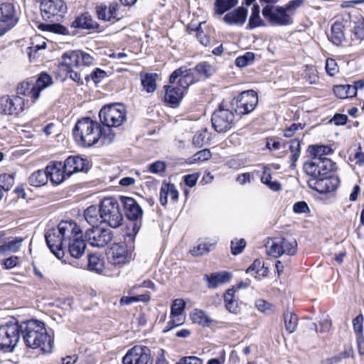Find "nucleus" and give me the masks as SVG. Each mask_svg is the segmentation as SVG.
<instances>
[{
    "label": "nucleus",
    "instance_id": "nucleus-3",
    "mask_svg": "<svg viewBox=\"0 0 364 364\" xmlns=\"http://www.w3.org/2000/svg\"><path fill=\"white\" fill-rule=\"evenodd\" d=\"M21 335L27 347L38 348L43 353L52 351L53 340L42 321L31 319L21 322Z\"/></svg>",
    "mask_w": 364,
    "mask_h": 364
},
{
    "label": "nucleus",
    "instance_id": "nucleus-46",
    "mask_svg": "<svg viewBox=\"0 0 364 364\" xmlns=\"http://www.w3.org/2000/svg\"><path fill=\"white\" fill-rule=\"evenodd\" d=\"M150 299V297L149 295L146 294H141L135 296H122L120 299V304L121 305H129L134 302L137 301H146Z\"/></svg>",
    "mask_w": 364,
    "mask_h": 364
},
{
    "label": "nucleus",
    "instance_id": "nucleus-14",
    "mask_svg": "<svg viewBox=\"0 0 364 364\" xmlns=\"http://www.w3.org/2000/svg\"><path fill=\"white\" fill-rule=\"evenodd\" d=\"M211 122L217 132L225 133L235 124V114L231 110L220 107L213 113Z\"/></svg>",
    "mask_w": 364,
    "mask_h": 364
},
{
    "label": "nucleus",
    "instance_id": "nucleus-48",
    "mask_svg": "<svg viewBox=\"0 0 364 364\" xmlns=\"http://www.w3.org/2000/svg\"><path fill=\"white\" fill-rule=\"evenodd\" d=\"M186 303L181 299H176L173 301L171 306V315L179 316L181 315L185 309Z\"/></svg>",
    "mask_w": 364,
    "mask_h": 364
},
{
    "label": "nucleus",
    "instance_id": "nucleus-22",
    "mask_svg": "<svg viewBox=\"0 0 364 364\" xmlns=\"http://www.w3.org/2000/svg\"><path fill=\"white\" fill-rule=\"evenodd\" d=\"M112 261L115 264H123L132 259V252L124 245L115 243L110 250Z\"/></svg>",
    "mask_w": 364,
    "mask_h": 364
},
{
    "label": "nucleus",
    "instance_id": "nucleus-63",
    "mask_svg": "<svg viewBox=\"0 0 364 364\" xmlns=\"http://www.w3.org/2000/svg\"><path fill=\"white\" fill-rule=\"evenodd\" d=\"M305 77L310 84H316L318 80L316 70L312 68L306 69Z\"/></svg>",
    "mask_w": 364,
    "mask_h": 364
},
{
    "label": "nucleus",
    "instance_id": "nucleus-57",
    "mask_svg": "<svg viewBox=\"0 0 364 364\" xmlns=\"http://www.w3.org/2000/svg\"><path fill=\"white\" fill-rule=\"evenodd\" d=\"M326 70L330 76H334L338 72V67L332 58H327L326 60Z\"/></svg>",
    "mask_w": 364,
    "mask_h": 364
},
{
    "label": "nucleus",
    "instance_id": "nucleus-24",
    "mask_svg": "<svg viewBox=\"0 0 364 364\" xmlns=\"http://www.w3.org/2000/svg\"><path fill=\"white\" fill-rule=\"evenodd\" d=\"M247 17V9L243 6H240L226 14L223 19L228 24L242 26L246 21Z\"/></svg>",
    "mask_w": 364,
    "mask_h": 364
},
{
    "label": "nucleus",
    "instance_id": "nucleus-18",
    "mask_svg": "<svg viewBox=\"0 0 364 364\" xmlns=\"http://www.w3.org/2000/svg\"><path fill=\"white\" fill-rule=\"evenodd\" d=\"M308 186L312 190L320 193H326L335 191L340 184V179L338 176H323L319 178H310Z\"/></svg>",
    "mask_w": 364,
    "mask_h": 364
},
{
    "label": "nucleus",
    "instance_id": "nucleus-55",
    "mask_svg": "<svg viewBox=\"0 0 364 364\" xmlns=\"http://www.w3.org/2000/svg\"><path fill=\"white\" fill-rule=\"evenodd\" d=\"M23 239L22 237H15L11 240L6 242V245L9 252H18L21 246V243Z\"/></svg>",
    "mask_w": 364,
    "mask_h": 364
},
{
    "label": "nucleus",
    "instance_id": "nucleus-5",
    "mask_svg": "<svg viewBox=\"0 0 364 364\" xmlns=\"http://www.w3.org/2000/svg\"><path fill=\"white\" fill-rule=\"evenodd\" d=\"M267 4L262 8L264 18L273 26H285L293 23V16L304 0H292L285 6H276L277 0H262Z\"/></svg>",
    "mask_w": 364,
    "mask_h": 364
},
{
    "label": "nucleus",
    "instance_id": "nucleus-52",
    "mask_svg": "<svg viewBox=\"0 0 364 364\" xmlns=\"http://www.w3.org/2000/svg\"><path fill=\"white\" fill-rule=\"evenodd\" d=\"M246 246V242L244 239H240L239 240H232L231 241V252L234 255H237L240 254L243 249Z\"/></svg>",
    "mask_w": 364,
    "mask_h": 364
},
{
    "label": "nucleus",
    "instance_id": "nucleus-34",
    "mask_svg": "<svg viewBox=\"0 0 364 364\" xmlns=\"http://www.w3.org/2000/svg\"><path fill=\"white\" fill-rule=\"evenodd\" d=\"M259 13V6L258 5H254L252 8L251 16L247 25V29H253L256 27L265 26V23L261 18Z\"/></svg>",
    "mask_w": 364,
    "mask_h": 364
},
{
    "label": "nucleus",
    "instance_id": "nucleus-58",
    "mask_svg": "<svg viewBox=\"0 0 364 364\" xmlns=\"http://www.w3.org/2000/svg\"><path fill=\"white\" fill-rule=\"evenodd\" d=\"M31 46L33 50H38L39 52L41 50L46 49V43L41 36H38L33 38Z\"/></svg>",
    "mask_w": 364,
    "mask_h": 364
},
{
    "label": "nucleus",
    "instance_id": "nucleus-62",
    "mask_svg": "<svg viewBox=\"0 0 364 364\" xmlns=\"http://www.w3.org/2000/svg\"><path fill=\"white\" fill-rule=\"evenodd\" d=\"M353 33L358 39H364V21H358L355 23Z\"/></svg>",
    "mask_w": 364,
    "mask_h": 364
},
{
    "label": "nucleus",
    "instance_id": "nucleus-38",
    "mask_svg": "<svg viewBox=\"0 0 364 364\" xmlns=\"http://www.w3.org/2000/svg\"><path fill=\"white\" fill-rule=\"evenodd\" d=\"M156 73H147L141 76V85L147 92H153L156 89Z\"/></svg>",
    "mask_w": 364,
    "mask_h": 364
},
{
    "label": "nucleus",
    "instance_id": "nucleus-49",
    "mask_svg": "<svg viewBox=\"0 0 364 364\" xmlns=\"http://www.w3.org/2000/svg\"><path fill=\"white\" fill-rule=\"evenodd\" d=\"M106 77H107V73L100 69V68H96L95 70H93L90 75H86L85 77V80L87 82L90 80H92L95 83L100 82L102 80L105 79Z\"/></svg>",
    "mask_w": 364,
    "mask_h": 364
},
{
    "label": "nucleus",
    "instance_id": "nucleus-1",
    "mask_svg": "<svg viewBox=\"0 0 364 364\" xmlns=\"http://www.w3.org/2000/svg\"><path fill=\"white\" fill-rule=\"evenodd\" d=\"M45 239L49 249L58 258L63 256L65 247L74 258L79 259L85 254L86 244L82 239V232L74 221H61L57 228L47 231Z\"/></svg>",
    "mask_w": 364,
    "mask_h": 364
},
{
    "label": "nucleus",
    "instance_id": "nucleus-39",
    "mask_svg": "<svg viewBox=\"0 0 364 364\" xmlns=\"http://www.w3.org/2000/svg\"><path fill=\"white\" fill-rule=\"evenodd\" d=\"M312 154V158H326L324 156L333 153V149L329 146L312 145L309 148Z\"/></svg>",
    "mask_w": 364,
    "mask_h": 364
},
{
    "label": "nucleus",
    "instance_id": "nucleus-10",
    "mask_svg": "<svg viewBox=\"0 0 364 364\" xmlns=\"http://www.w3.org/2000/svg\"><path fill=\"white\" fill-rule=\"evenodd\" d=\"M21 338V323L7 322L0 326V349L4 352H11Z\"/></svg>",
    "mask_w": 364,
    "mask_h": 364
},
{
    "label": "nucleus",
    "instance_id": "nucleus-59",
    "mask_svg": "<svg viewBox=\"0 0 364 364\" xmlns=\"http://www.w3.org/2000/svg\"><path fill=\"white\" fill-rule=\"evenodd\" d=\"M205 139L206 132H198L193 137V144L195 145L196 147H201L204 144Z\"/></svg>",
    "mask_w": 364,
    "mask_h": 364
},
{
    "label": "nucleus",
    "instance_id": "nucleus-20",
    "mask_svg": "<svg viewBox=\"0 0 364 364\" xmlns=\"http://www.w3.org/2000/svg\"><path fill=\"white\" fill-rule=\"evenodd\" d=\"M63 167L66 176H70L74 173L87 171L89 168V162L78 156H71L65 159Z\"/></svg>",
    "mask_w": 364,
    "mask_h": 364
},
{
    "label": "nucleus",
    "instance_id": "nucleus-35",
    "mask_svg": "<svg viewBox=\"0 0 364 364\" xmlns=\"http://www.w3.org/2000/svg\"><path fill=\"white\" fill-rule=\"evenodd\" d=\"M48 182L46 170H38L33 172L28 178V183L34 187H41Z\"/></svg>",
    "mask_w": 364,
    "mask_h": 364
},
{
    "label": "nucleus",
    "instance_id": "nucleus-29",
    "mask_svg": "<svg viewBox=\"0 0 364 364\" xmlns=\"http://www.w3.org/2000/svg\"><path fill=\"white\" fill-rule=\"evenodd\" d=\"M205 277L208 282V287L215 289L220 284L228 282L230 279V274L223 272L221 273H212L210 276L205 275Z\"/></svg>",
    "mask_w": 364,
    "mask_h": 364
},
{
    "label": "nucleus",
    "instance_id": "nucleus-37",
    "mask_svg": "<svg viewBox=\"0 0 364 364\" xmlns=\"http://www.w3.org/2000/svg\"><path fill=\"white\" fill-rule=\"evenodd\" d=\"M215 244L216 242H203L193 247V249L190 250V253L194 257L202 256L212 251L215 248Z\"/></svg>",
    "mask_w": 364,
    "mask_h": 364
},
{
    "label": "nucleus",
    "instance_id": "nucleus-47",
    "mask_svg": "<svg viewBox=\"0 0 364 364\" xmlns=\"http://www.w3.org/2000/svg\"><path fill=\"white\" fill-rule=\"evenodd\" d=\"M211 157V153L209 149H204L196 153L191 159L190 163L203 162L208 160Z\"/></svg>",
    "mask_w": 364,
    "mask_h": 364
},
{
    "label": "nucleus",
    "instance_id": "nucleus-17",
    "mask_svg": "<svg viewBox=\"0 0 364 364\" xmlns=\"http://www.w3.org/2000/svg\"><path fill=\"white\" fill-rule=\"evenodd\" d=\"M123 364H151V350L143 346L129 349L122 359Z\"/></svg>",
    "mask_w": 364,
    "mask_h": 364
},
{
    "label": "nucleus",
    "instance_id": "nucleus-6",
    "mask_svg": "<svg viewBox=\"0 0 364 364\" xmlns=\"http://www.w3.org/2000/svg\"><path fill=\"white\" fill-rule=\"evenodd\" d=\"M62 65L67 68L69 77L79 85L83 81L80 74L73 69V67L90 66L93 64L95 58L90 54L82 50H77L65 53L63 56Z\"/></svg>",
    "mask_w": 364,
    "mask_h": 364
},
{
    "label": "nucleus",
    "instance_id": "nucleus-23",
    "mask_svg": "<svg viewBox=\"0 0 364 364\" xmlns=\"http://www.w3.org/2000/svg\"><path fill=\"white\" fill-rule=\"evenodd\" d=\"M323 158H312L304 164V171L311 178L323 176Z\"/></svg>",
    "mask_w": 364,
    "mask_h": 364
},
{
    "label": "nucleus",
    "instance_id": "nucleus-11",
    "mask_svg": "<svg viewBox=\"0 0 364 364\" xmlns=\"http://www.w3.org/2000/svg\"><path fill=\"white\" fill-rule=\"evenodd\" d=\"M102 221L111 228H117L122 225L123 216L119 203L114 198H104L100 203Z\"/></svg>",
    "mask_w": 364,
    "mask_h": 364
},
{
    "label": "nucleus",
    "instance_id": "nucleus-26",
    "mask_svg": "<svg viewBox=\"0 0 364 364\" xmlns=\"http://www.w3.org/2000/svg\"><path fill=\"white\" fill-rule=\"evenodd\" d=\"M84 218L90 225H98L99 223L102 222L101 218L100 207L96 205H90L84 211Z\"/></svg>",
    "mask_w": 364,
    "mask_h": 364
},
{
    "label": "nucleus",
    "instance_id": "nucleus-8",
    "mask_svg": "<svg viewBox=\"0 0 364 364\" xmlns=\"http://www.w3.org/2000/svg\"><path fill=\"white\" fill-rule=\"evenodd\" d=\"M52 84L53 79L51 76L46 73H42L35 82H22L17 87V93L29 97L34 103L38 99L41 92Z\"/></svg>",
    "mask_w": 364,
    "mask_h": 364
},
{
    "label": "nucleus",
    "instance_id": "nucleus-12",
    "mask_svg": "<svg viewBox=\"0 0 364 364\" xmlns=\"http://www.w3.org/2000/svg\"><path fill=\"white\" fill-rule=\"evenodd\" d=\"M18 11L11 1H4L0 4V28L4 34L13 28L19 20Z\"/></svg>",
    "mask_w": 364,
    "mask_h": 364
},
{
    "label": "nucleus",
    "instance_id": "nucleus-43",
    "mask_svg": "<svg viewBox=\"0 0 364 364\" xmlns=\"http://www.w3.org/2000/svg\"><path fill=\"white\" fill-rule=\"evenodd\" d=\"M246 272L247 274L257 273L262 276H266L268 272V268L264 267V264L262 260L255 259L247 269Z\"/></svg>",
    "mask_w": 364,
    "mask_h": 364
},
{
    "label": "nucleus",
    "instance_id": "nucleus-7",
    "mask_svg": "<svg viewBox=\"0 0 364 364\" xmlns=\"http://www.w3.org/2000/svg\"><path fill=\"white\" fill-rule=\"evenodd\" d=\"M120 200L124 206L125 215L132 222L125 235L127 242H134L141 226L143 210L139 203L132 197L121 196Z\"/></svg>",
    "mask_w": 364,
    "mask_h": 364
},
{
    "label": "nucleus",
    "instance_id": "nucleus-53",
    "mask_svg": "<svg viewBox=\"0 0 364 364\" xmlns=\"http://www.w3.org/2000/svg\"><path fill=\"white\" fill-rule=\"evenodd\" d=\"M14 178L9 174L0 176V186L6 191H9L14 185Z\"/></svg>",
    "mask_w": 364,
    "mask_h": 364
},
{
    "label": "nucleus",
    "instance_id": "nucleus-27",
    "mask_svg": "<svg viewBox=\"0 0 364 364\" xmlns=\"http://www.w3.org/2000/svg\"><path fill=\"white\" fill-rule=\"evenodd\" d=\"M73 26L82 29H94L97 27V23L93 20L91 15L85 13L76 18L73 22Z\"/></svg>",
    "mask_w": 364,
    "mask_h": 364
},
{
    "label": "nucleus",
    "instance_id": "nucleus-28",
    "mask_svg": "<svg viewBox=\"0 0 364 364\" xmlns=\"http://www.w3.org/2000/svg\"><path fill=\"white\" fill-rule=\"evenodd\" d=\"M234 288L229 289L224 294V301L226 309L234 314H237L240 312V309L237 300L235 299Z\"/></svg>",
    "mask_w": 364,
    "mask_h": 364
},
{
    "label": "nucleus",
    "instance_id": "nucleus-60",
    "mask_svg": "<svg viewBox=\"0 0 364 364\" xmlns=\"http://www.w3.org/2000/svg\"><path fill=\"white\" fill-rule=\"evenodd\" d=\"M168 183H163L160 189L159 201L161 205L165 206L168 202Z\"/></svg>",
    "mask_w": 364,
    "mask_h": 364
},
{
    "label": "nucleus",
    "instance_id": "nucleus-21",
    "mask_svg": "<svg viewBox=\"0 0 364 364\" xmlns=\"http://www.w3.org/2000/svg\"><path fill=\"white\" fill-rule=\"evenodd\" d=\"M47 178L50 179L53 185L61 183L66 175L64 171V167L60 161H52L46 168Z\"/></svg>",
    "mask_w": 364,
    "mask_h": 364
},
{
    "label": "nucleus",
    "instance_id": "nucleus-33",
    "mask_svg": "<svg viewBox=\"0 0 364 364\" xmlns=\"http://www.w3.org/2000/svg\"><path fill=\"white\" fill-rule=\"evenodd\" d=\"M334 94L341 99L354 97L355 94V88L350 85H336L333 87Z\"/></svg>",
    "mask_w": 364,
    "mask_h": 364
},
{
    "label": "nucleus",
    "instance_id": "nucleus-32",
    "mask_svg": "<svg viewBox=\"0 0 364 364\" xmlns=\"http://www.w3.org/2000/svg\"><path fill=\"white\" fill-rule=\"evenodd\" d=\"M328 38L336 46L340 45L345 40L343 26L341 23L335 22L331 26V35Z\"/></svg>",
    "mask_w": 364,
    "mask_h": 364
},
{
    "label": "nucleus",
    "instance_id": "nucleus-41",
    "mask_svg": "<svg viewBox=\"0 0 364 364\" xmlns=\"http://www.w3.org/2000/svg\"><path fill=\"white\" fill-rule=\"evenodd\" d=\"M284 321L286 330L289 333H291L295 331L298 321V318L296 314L288 311L284 313Z\"/></svg>",
    "mask_w": 364,
    "mask_h": 364
},
{
    "label": "nucleus",
    "instance_id": "nucleus-42",
    "mask_svg": "<svg viewBox=\"0 0 364 364\" xmlns=\"http://www.w3.org/2000/svg\"><path fill=\"white\" fill-rule=\"evenodd\" d=\"M283 254L294 255L297 250V243L295 240L291 241L287 239H279Z\"/></svg>",
    "mask_w": 364,
    "mask_h": 364
},
{
    "label": "nucleus",
    "instance_id": "nucleus-15",
    "mask_svg": "<svg viewBox=\"0 0 364 364\" xmlns=\"http://www.w3.org/2000/svg\"><path fill=\"white\" fill-rule=\"evenodd\" d=\"M85 237L92 246L104 247L112 241L113 232L109 229L96 225L87 230Z\"/></svg>",
    "mask_w": 364,
    "mask_h": 364
},
{
    "label": "nucleus",
    "instance_id": "nucleus-19",
    "mask_svg": "<svg viewBox=\"0 0 364 364\" xmlns=\"http://www.w3.org/2000/svg\"><path fill=\"white\" fill-rule=\"evenodd\" d=\"M25 100L18 95L4 96L0 99V113L4 114H17L23 111Z\"/></svg>",
    "mask_w": 364,
    "mask_h": 364
},
{
    "label": "nucleus",
    "instance_id": "nucleus-16",
    "mask_svg": "<svg viewBox=\"0 0 364 364\" xmlns=\"http://www.w3.org/2000/svg\"><path fill=\"white\" fill-rule=\"evenodd\" d=\"M41 2L42 16L47 21H58L67 9L63 0H43Z\"/></svg>",
    "mask_w": 364,
    "mask_h": 364
},
{
    "label": "nucleus",
    "instance_id": "nucleus-13",
    "mask_svg": "<svg viewBox=\"0 0 364 364\" xmlns=\"http://www.w3.org/2000/svg\"><path fill=\"white\" fill-rule=\"evenodd\" d=\"M257 102V92L254 90H247L235 97L232 105L238 114H247L255 108Z\"/></svg>",
    "mask_w": 364,
    "mask_h": 364
},
{
    "label": "nucleus",
    "instance_id": "nucleus-61",
    "mask_svg": "<svg viewBox=\"0 0 364 364\" xmlns=\"http://www.w3.org/2000/svg\"><path fill=\"white\" fill-rule=\"evenodd\" d=\"M303 125L301 123H294L284 131V136L287 138L292 137L296 131L301 130Z\"/></svg>",
    "mask_w": 364,
    "mask_h": 364
},
{
    "label": "nucleus",
    "instance_id": "nucleus-45",
    "mask_svg": "<svg viewBox=\"0 0 364 364\" xmlns=\"http://www.w3.org/2000/svg\"><path fill=\"white\" fill-rule=\"evenodd\" d=\"M255 55L252 52H247L243 55L239 56L235 59V65L237 67L243 68L253 63Z\"/></svg>",
    "mask_w": 364,
    "mask_h": 364
},
{
    "label": "nucleus",
    "instance_id": "nucleus-51",
    "mask_svg": "<svg viewBox=\"0 0 364 364\" xmlns=\"http://www.w3.org/2000/svg\"><path fill=\"white\" fill-rule=\"evenodd\" d=\"M184 322V318L182 314L179 316L171 315V320L167 323V325L164 330V332H167L172 328L183 324Z\"/></svg>",
    "mask_w": 364,
    "mask_h": 364
},
{
    "label": "nucleus",
    "instance_id": "nucleus-4",
    "mask_svg": "<svg viewBox=\"0 0 364 364\" xmlns=\"http://www.w3.org/2000/svg\"><path fill=\"white\" fill-rule=\"evenodd\" d=\"M196 78L191 69L186 66L175 70L169 77V82L172 85L165 86L164 100L171 107H177L186 90L195 83Z\"/></svg>",
    "mask_w": 364,
    "mask_h": 364
},
{
    "label": "nucleus",
    "instance_id": "nucleus-2",
    "mask_svg": "<svg viewBox=\"0 0 364 364\" xmlns=\"http://www.w3.org/2000/svg\"><path fill=\"white\" fill-rule=\"evenodd\" d=\"M73 135L77 142L83 146H93L100 141L102 144H109L115 137L112 128L102 127L90 117H84L77 122Z\"/></svg>",
    "mask_w": 364,
    "mask_h": 364
},
{
    "label": "nucleus",
    "instance_id": "nucleus-50",
    "mask_svg": "<svg viewBox=\"0 0 364 364\" xmlns=\"http://www.w3.org/2000/svg\"><path fill=\"white\" fill-rule=\"evenodd\" d=\"M267 254L269 256L274 257H279L282 255H283L282 247L280 246V242L279 240H273L269 249L267 250Z\"/></svg>",
    "mask_w": 364,
    "mask_h": 364
},
{
    "label": "nucleus",
    "instance_id": "nucleus-9",
    "mask_svg": "<svg viewBox=\"0 0 364 364\" xmlns=\"http://www.w3.org/2000/svg\"><path fill=\"white\" fill-rule=\"evenodd\" d=\"M99 117L103 127H118L126 120V109L121 104L107 105L100 110Z\"/></svg>",
    "mask_w": 364,
    "mask_h": 364
},
{
    "label": "nucleus",
    "instance_id": "nucleus-25",
    "mask_svg": "<svg viewBox=\"0 0 364 364\" xmlns=\"http://www.w3.org/2000/svg\"><path fill=\"white\" fill-rule=\"evenodd\" d=\"M95 11L99 19L103 21H111L115 18L119 19L118 16V5L116 4L109 6L105 4L97 5Z\"/></svg>",
    "mask_w": 364,
    "mask_h": 364
},
{
    "label": "nucleus",
    "instance_id": "nucleus-40",
    "mask_svg": "<svg viewBox=\"0 0 364 364\" xmlns=\"http://www.w3.org/2000/svg\"><path fill=\"white\" fill-rule=\"evenodd\" d=\"M237 3V0H215V11L217 14L222 15L235 6Z\"/></svg>",
    "mask_w": 364,
    "mask_h": 364
},
{
    "label": "nucleus",
    "instance_id": "nucleus-44",
    "mask_svg": "<svg viewBox=\"0 0 364 364\" xmlns=\"http://www.w3.org/2000/svg\"><path fill=\"white\" fill-rule=\"evenodd\" d=\"M291 156V167H294L296 162L299 159L301 154L300 141L298 139L292 140L289 146Z\"/></svg>",
    "mask_w": 364,
    "mask_h": 364
},
{
    "label": "nucleus",
    "instance_id": "nucleus-36",
    "mask_svg": "<svg viewBox=\"0 0 364 364\" xmlns=\"http://www.w3.org/2000/svg\"><path fill=\"white\" fill-rule=\"evenodd\" d=\"M87 267L90 271L101 273L105 268L104 261L97 254H90Z\"/></svg>",
    "mask_w": 364,
    "mask_h": 364
},
{
    "label": "nucleus",
    "instance_id": "nucleus-56",
    "mask_svg": "<svg viewBox=\"0 0 364 364\" xmlns=\"http://www.w3.org/2000/svg\"><path fill=\"white\" fill-rule=\"evenodd\" d=\"M364 318L362 314L358 315L353 320V326L354 331L356 334V336L363 335V323Z\"/></svg>",
    "mask_w": 364,
    "mask_h": 364
},
{
    "label": "nucleus",
    "instance_id": "nucleus-54",
    "mask_svg": "<svg viewBox=\"0 0 364 364\" xmlns=\"http://www.w3.org/2000/svg\"><path fill=\"white\" fill-rule=\"evenodd\" d=\"M166 165L165 162L161 161H156L149 166V171L155 174H160L164 173L166 171Z\"/></svg>",
    "mask_w": 364,
    "mask_h": 364
},
{
    "label": "nucleus",
    "instance_id": "nucleus-30",
    "mask_svg": "<svg viewBox=\"0 0 364 364\" xmlns=\"http://www.w3.org/2000/svg\"><path fill=\"white\" fill-rule=\"evenodd\" d=\"M190 316L194 323H197L202 326H209L213 322V321L207 315L206 312L201 309H193Z\"/></svg>",
    "mask_w": 364,
    "mask_h": 364
},
{
    "label": "nucleus",
    "instance_id": "nucleus-31",
    "mask_svg": "<svg viewBox=\"0 0 364 364\" xmlns=\"http://www.w3.org/2000/svg\"><path fill=\"white\" fill-rule=\"evenodd\" d=\"M194 70L196 73V75H194L196 78V82L200 78H208L215 72L213 67L210 63L205 61L196 65L194 68Z\"/></svg>",
    "mask_w": 364,
    "mask_h": 364
},
{
    "label": "nucleus",
    "instance_id": "nucleus-64",
    "mask_svg": "<svg viewBox=\"0 0 364 364\" xmlns=\"http://www.w3.org/2000/svg\"><path fill=\"white\" fill-rule=\"evenodd\" d=\"M178 364H203V360L196 356H187L181 358Z\"/></svg>",
    "mask_w": 364,
    "mask_h": 364
}]
</instances>
